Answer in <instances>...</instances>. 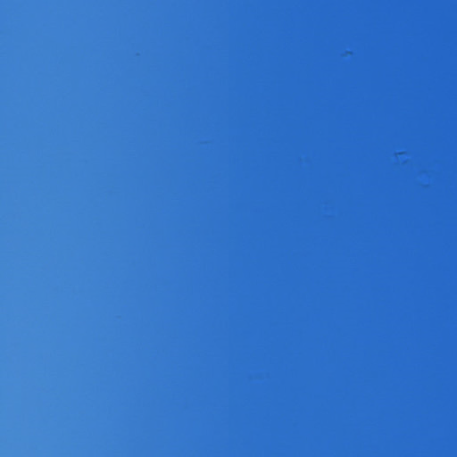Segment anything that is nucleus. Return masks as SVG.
<instances>
[{
    "label": "nucleus",
    "mask_w": 457,
    "mask_h": 457,
    "mask_svg": "<svg viewBox=\"0 0 457 457\" xmlns=\"http://www.w3.org/2000/svg\"><path fill=\"white\" fill-rule=\"evenodd\" d=\"M0 62L96 63V59H0Z\"/></svg>",
    "instance_id": "1"
},
{
    "label": "nucleus",
    "mask_w": 457,
    "mask_h": 457,
    "mask_svg": "<svg viewBox=\"0 0 457 457\" xmlns=\"http://www.w3.org/2000/svg\"><path fill=\"white\" fill-rule=\"evenodd\" d=\"M0 62L96 63V59H0Z\"/></svg>",
    "instance_id": "2"
},
{
    "label": "nucleus",
    "mask_w": 457,
    "mask_h": 457,
    "mask_svg": "<svg viewBox=\"0 0 457 457\" xmlns=\"http://www.w3.org/2000/svg\"><path fill=\"white\" fill-rule=\"evenodd\" d=\"M0 57H96V54H0Z\"/></svg>",
    "instance_id": "3"
}]
</instances>
